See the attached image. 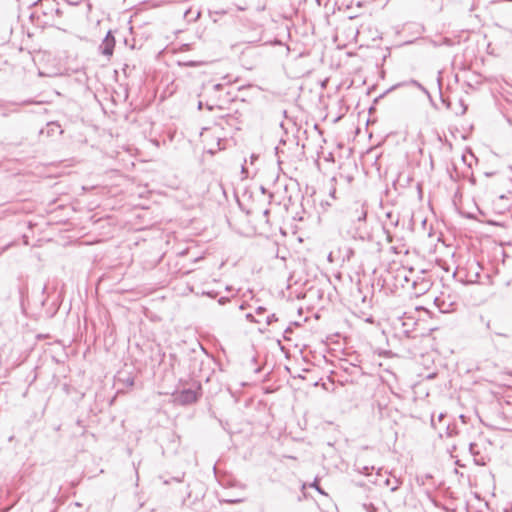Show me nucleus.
<instances>
[{
	"label": "nucleus",
	"mask_w": 512,
	"mask_h": 512,
	"mask_svg": "<svg viewBox=\"0 0 512 512\" xmlns=\"http://www.w3.org/2000/svg\"><path fill=\"white\" fill-rule=\"evenodd\" d=\"M104 53H105L106 55L110 56V55L112 54V47H108V46H107V47L104 49Z\"/></svg>",
	"instance_id": "f257e3e1"
}]
</instances>
